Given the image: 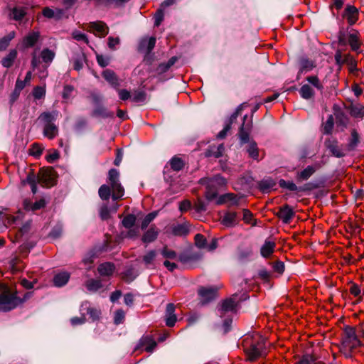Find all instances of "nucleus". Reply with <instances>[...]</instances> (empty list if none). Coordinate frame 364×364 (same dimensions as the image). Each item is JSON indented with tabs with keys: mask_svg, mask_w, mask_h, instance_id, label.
<instances>
[{
	"mask_svg": "<svg viewBox=\"0 0 364 364\" xmlns=\"http://www.w3.org/2000/svg\"><path fill=\"white\" fill-rule=\"evenodd\" d=\"M238 223L236 212H227L222 218V223L227 227H233Z\"/></svg>",
	"mask_w": 364,
	"mask_h": 364,
	"instance_id": "nucleus-20",
	"label": "nucleus"
},
{
	"mask_svg": "<svg viewBox=\"0 0 364 364\" xmlns=\"http://www.w3.org/2000/svg\"><path fill=\"white\" fill-rule=\"evenodd\" d=\"M97 61L101 67H106L109 63V58L102 55H97Z\"/></svg>",
	"mask_w": 364,
	"mask_h": 364,
	"instance_id": "nucleus-64",
	"label": "nucleus"
},
{
	"mask_svg": "<svg viewBox=\"0 0 364 364\" xmlns=\"http://www.w3.org/2000/svg\"><path fill=\"white\" fill-rule=\"evenodd\" d=\"M23 213L21 210L17 211L14 215H7L0 212V220H3L5 226L12 227L15 230L16 240L28 233L31 228V222L23 223Z\"/></svg>",
	"mask_w": 364,
	"mask_h": 364,
	"instance_id": "nucleus-4",
	"label": "nucleus"
},
{
	"mask_svg": "<svg viewBox=\"0 0 364 364\" xmlns=\"http://www.w3.org/2000/svg\"><path fill=\"white\" fill-rule=\"evenodd\" d=\"M188 231V227L186 224H178L173 228V233L175 235H185Z\"/></svg>",
	"mask_w": 364,
	"mask_h": 364,
	"instance_id": "nucleus-39",
	"label": "nucleus"
},
{
	"mask_svg": "<svg viewBox=\"0 0 364 364\" xmlns=\"http://www.w3.org/2000/svg\"><path fill=\"white\" fill-rule=\"evenodd\" d=\"M205 181V179L202 180V181ZM206 181L210 183V185L215 186V187L217 188L218 189L225 186L227 183L226 179L220 175H216L211 178L207 179Z\"/></svg>",
	"mask_w": 364,
	"mask_h": 364,
	"instance_id": "nucleus-31",
	"label": "nucleus"
},
{
	"mask_svg": "<svg viewBox=\"0 0 364 364\" xmlns=\"http://www.w3.org/2000/svg\"><path fill=\"white\" fill-rule=\"evenodd\" d=\"M30 294L26 293L24 297L21 299L18 296L16 291H14L11 288L5 287L0 294V311H11L27 300Z\"/></svg>",
	"mask_w": 364,
	"mask_h": 364,
	"instance_id": "nucleus-6",
	"label": "nucleus"
},
{
	"mask_svg": "<svg viewBox=\"0 0 364 364\" xmlns=\"http://www.w3.org/2000/svg\"><path fill=\"white\" fill-rule=\"evenodd\" d=\"M14 37V33L11 32L7 36L0 40V50L5 49L9 44L10 41Z\"/></svg>",
	"mask_w": 364,
	"mask_h": 364,
	"instance_id": "nucleus-59",
	"label": "nucleus"
},
{
	"mask_svg": "<svg viewBox=\"0 0 364 364\" xmlns=\"http://www.w3.org/2000/svg\"><path fill=\"white\" fill-rule=\"evenodd\" d=\"M146 100V93L141 90H135L132 95V100L134 102H143Z\"/></svg>",
	"mask_w": 364,
	"mask_h": 364,
	"instance_id": "nucleus-47",
	"label": "nucleus"
},
{
	"mask_svg": "<svg viewBox=\"0 0 364 364\" xmlns=\"http://www.w3.org/2000/svg\"><path fill=\"white\" fill-rule=\"evenodd\" d=\"M241 111V108L238 107L236 111L232 114L229 119V122L225 126V127L221 130L217 135L218 139H223L227 135V133L230 129L231 125L234 123V122L237 119L240 112Z\"/></svg>",
	"mask_w": 364,
	"mask_h": 364,
	"instance_id": "nucleus-21",
	"label": "nucleus"
},
{
	"mask_svg": "<svg viewBox=\"0 0 364 364\" xmlns=\"http://www.w3.org/2000/svg\"><path fill=\"white\" fill-rule=\"evenodd\" d=\"M195 243L197 247L199 248H206V239L201 234H197L195 236Z\"/></svg>",
	"mask_w": 364,
	"mask_h": 364,
	"instance_id": "nucleus-54",
	"label": "nucleus"
},
{
	"mask_svg": "<svg viewBox=\"0 0 364 364\" xmlns=\"http://www.w3.org/2000/svg\"><path fill=\"white\" fill-rule=\"evenodd\" d=\"M55 175L51 168H42L36 176L33 172L28 174L23 183L30 185L31 191L33 194L37 192V184L39 183L42 186L50 187L55 184Z\"/></svg>",
	"mask_w": 364,
	"mask_h": 364,
	"instance_id": "nucleus-5",
	"label": "nucleus"
},
{
	"mask_svg": "<svg viewBox=\"0 0 364 364\" xmlns=\"http://www.w3.org/2000/svg\"><path fill=\"white\" fill-rule=\"evenodd\" d=\"M108 180L110 187L107 185H102L99 188V196L101 199L107 200L110 197L111 189L112 191V198L114 200L122 198L124 194V190L119 182V172L112 168L109 171Z\"/></svg>",
	"mask_w": 364,
	"mask_h": 364,
	"instance_id": "nucleus-1",
	"label": "nucleus"
},
{
	"mask_svg": "<svg viewBox=\"0 0 364 364\" xmlns=\"http://www.w3.org/2000/svg\"><path fill=\"white\" fill-rule=\"evenodd\" d=\"M159 235V230L155 226H151L143 235L142 241L149 243L154 241Z\"/></svg>",
	"mask_w": 364,
	"mask_h": 364,
	"instance_id": "nucleus-27",
	"label": "nucleus"
},
{
	"mask_svg": "<svg viewBox=\"0 0 364 364\" xmlns=\"http://www.w3.org/2000/svg\"><path fill=\"white\" fill-rule=\"evenodd\" d=\"M58 115V111H52L50 112H43L39 117V119L45 123L43 134L50 139L55 138L58 133V127L53 124V122L55 121Z\"/></svg>",
	"mask_w": 364,
	"mask_h": 364,
	"instance_id": "nucleus-8",
	"label": "nucleus"
},
{
	"mask_svg": "<svg viewBox=\"0 0 364 364\" xmlns=\"http://www.w3.org/2000/svg\"><path fill=\"white\" fill-rule=\"evenodd\" d=\"M346 0H331V4H330V7L331 9H336V11L341 10Z\"/></svg>",
	"mask_w": 364,
	"mask_h": 364,
	"instance_id": "nucleus-62",
	"label": "nucleus"
},
{
	"mask_svg": "<svg viewBox=\"0 0 364 364\" xmlns=\"http://www.w3.org/2000/svg\"><path fill=\"white\" fill-rule=\"evenodd\" d=\"M26 15L25 9L23 8H14L11 14L10 17L16 21L21 20Z\"/></svg>",
	"mask_w": 364,
	"mask_h": 364,
	"instance_id": "nucleus-40",
	"label": "nucleus"
},
{
	"mask_svg": "<svg viewBox=\"0 0 364 364\" xmlns=\"http://www.w3.org/2000/svg\"><path fill=\"white\" fill-rule=\"evenodd\" d=\"M363 334L364 332L361 329L358 331L349 326L344 328L340 350L346 358L351 357L353 350L361 346L359 337Z\"/></svg>",
	"mask_w": 364,
	"mask_h": 364,
	"instance_id": "nucleus-2",
	"label": "nucleus"
},
{
	"mask_svg": "<svg viewBox=\"0 0 364 364\" xmlns=\"http://www.w3.org/2000/svg\"><path fill=\"white\" fill-rule=\"evenodd\" d=\"M252 255L250 249L240 250L237 253V259L240 262L247 260Z\"/></svg>",
	"mask_w": 364,
	"mask_h": 364,
	"instance_id": "nucleus-49",
	"label": "nucleus"
},
{
	"mask_svg": "<svg viewBox=\"0 0 364 364\" xmlns=\"http://www.w3.org/2000/svg\"><path fill=\"white\" fill-rule=\"evenodd\" d=\"M306 80L308 81V82L310 85L314 86L318 90L321 91L323 89V86L317 76H316V75L308 76L306 77Z\"/></svg>",
	"mask_w": 364,
	"mask_h": 364,
	"instance_id": "nucleus-41",
	"label": "nucleus"
},
{
	"mask_svg": "<svg viewBox=\"0 0 364 364\" xmlns=\"http://www.w3.org/2000/svg\"><path fill=\"white\" fill-rule=\"evenodd\" d=\"M240 198L234 193H226L221 196L217 201L218 204H222L226 202H229L230 206L238 205Z\"/></svg>",
	"mask_w": 364,
	"mask_h": 364,
	"instance_id": "nucleus-22",
	"label": "nucleus"
},
{
	"mask_svg": "<svg viewBox=\"0 0 364 364\" xmlns=\"http://www.w3.org/2000/svg\"><path fill=\"white\" fill-rule=\"evenodd\" d=\"M242 220L245 223L251 224L252 225H255V223L253 222V215L252 213L248 210V209H243L242 210Z\"/></svg>",
	"mask_w": 364,
	"mask_h": 364,
	"instance_id": "nucleus-50",
	"label": "nucleus"
},
{
	"mask_svg": "<svg viewBox=\"0 0 364 364\" xmlns=\"http://www.w3.org/2000/svg\"><path fill=\"white\" fill-rule=\"evenodd\" d=\"M341 17L342 20L346 21L348 26L351 28L359 19V10L353 5L347 4L341 12Z\"/></svg>",
	"mask_w": 364,
	"mask_h": 364,
	"instance_id": "nucleus-9",
	"label": "nucleus"
},
{
	"mask_svg": "<svg viewBox=\"0 0 364 364\" xmlns=\"http://www.w3.org/2000/svg\"><path fill=\"white\" fill-rule=\"evenodd\" d=\"M265 341L259 333L248 335L244 339V350L250 360L254 361L265 354Z\"/></svg>",
	"mask_w": 364,
	"mask_h": 364,
	"instance_id": "nucleus-3",
	"label": "nucleus"
},
{
	"mask_svg": "<svg viewBox=\"0 0 364 364\" xmlns=\"http://www.w3.org/2000/svg\"><path fill=\"white\" fill-rule=\"evenodd\" d=\"M301 72L311 70L314 67V63L307 58H302L300 60Z\"/></svg>",
	"mask_w": 364,
	"mask_h": 364,
	"instance_id": "nucleus-43",
	"label": "nucleus"
},
{
	"mask_svg": "<svg viewBox=\"0 0 364 364\" xmlns=\"http://www.w3.org/2000/svg\"><path fill=\"white\" fill-rule=\"evenodd\" d=\"M324 144L334 156L341 158L346 155V153L338 146V142L336 139L329 137L326 139Z\"/></svg>",
	"mask_w": 364,
	"mask_h": 364,
	"instance_id": "nucleus-13",
	"label": "nucleus"
},
{
	"mask_svg": "<svg viewBox=\"0 0 364 364\" xmlns=\"http://www.w3.org/2000/svg\"><path fill=\"white\" fill-rule=\"evenodd\" d=\"M46 205V201L43 198H41L38 200V201H36L35 203H33L30 200H24L23 203V208L26 211H36L38 210H40L43 208H44Z\"/></svg>",
	"mask_w": 364,
	"mask_h": 364,
	"instance_id": "nucleus-15",
	"label": "nucleus"
},
{
	"mask_svg": "<svg viewBox=\"0 0 364 364\" xmlns=\"http://www.w3.org/2000/svg\"><path fill=\"white\" fill-rule=\"evenodd\" d=\"M161 253L166 259H173L176 257V252L167 247H164Z\"/></svg>",
	"mask_w": 364,
	"mask_h": 364,
	"instance_id": "nucleus-58",
	"label": "nucleus"
},
{
	"mask_svg": "<svg viewBox=\"0 0 364 364\" xmlns=\"http://www.w3.org/2000/svg\"><path fill=\"white\" fill-rule=\"evenodd\" d=\"M164 11L161 8L159 9L154 14V26H159L164 20Z\"/></svg>",
	"mask_w": 364,
	"mask_h": 364,
	"instance_id": "nucleus-60",
	"label": "nucleus"
},
{
	"mask_svg": "<svg viewBox=\"0 0 364 364\" xmlns=\"http://www.w3.org/2000/svg\"><path fill=\"white\" fill-rule=\"evenodd\" d=\"M170 166L173 171H179L183 168L184 164L181 159L175 156L170 161Z\"/></svg>",
	"mask_w": 364,
	"mask_h": 364,
	"instance_id": "nucleus-42",
	"label": "nucleus"
},
{
	"mask_svg": "<svg viewBox=\"0 0 364 364\" xmlns=\"http://www.w3.org/2000/svg\"><path fill=\"white\" fill-rule=\"evenodd\" d=\"M279 184L282 187L287 188L289 191H297V186L295 183L290 181H285L284 180H281Z\"/></svg>",
	"mask_w": 364,
	"mask_h": 364,
	"instance_id": "nucleus-63",
	"label": "nucleus"
},
{
	"mask_svg": "<svg viewBox=\"0 0 364 364\" xmlns=\"http://www.w3.org/2000/svg\"><path fill=\"white\" fill-rule=\"evenodd\" d=\"M87 29L100 38L105 37L109 32V28L102 21L91 22L88 24Z\"/></svg>",
	"mask_w": 364,
	"mask_h": 364,
	"instance_id": "nucleus-10",
	"label": "nucleus"
},
{
	"mask_svg": "<svg viewBox=\"0 0 364 364\" xmlns=\"http://www.w3.org/2000/svg\"><path fill=\"white\" fill-rule=\"evenodd\" d=\"M338 41L340 46L349 45L353 51H358L362 44L359 31L349 26L340 28Z\"/></svg>",
	"mask_w": 364,
	"mask_h": 364,
	"instance_id": "nucleus-7",
	"label": "nucleus"
},
{
	"mask_svg": "<svg viewBox=\"0 0 364 364\" xmlns=\"http://www.w3.org/2000/svg\"><path fill=\"white\" fill-rule=\"evenodd\" d=\"M17 56V51L16 50H11L9 53L3 58L2 65L5 68H10Z\"/></svg>",
	"mask_w": 364,
	"mask_h": 364,
	"instance_id": "nucleus-33",
	"label": "nucleus"
},
{
	"mask_svg": "<svg viewBox=\"0 0 364 364\" xmlns=\"http://www.w3.org/2000/svg\"><path fill=\"white\" fill-rule=\"evenodd\" d=\"M43 152V149L38 144H33L29 149V154L36 158L39 157Z\"/></svg>",
	"mask_w": 364,
	"mask_h": 364,
	"instance_id": "nucleus-56",
	"label": "nucleus"
},
{
	"mask_svg": "<svg viewBox=\"0 0 364 364\" xmlns=\"http://www.w3.org/2000/svg\"><path fill=\"white\" fill-rule=\"evenodd\" d=\"M156 215L157 213L156 212H153L146 215L141 223V228L142 230L146 228L149 224L156 218Z\"/></svg>",
	"mask_w": 364,
	"mask_h": 364,
	"instance_id": "nucleus-51",
	"label": "nucleus"
},
{
	"mask_svg": "<svg viewBox=\"0 0 364 364\" xmlns=\"http://www.w3.org/2000/svg\"><path fill=\"white\" fill-rule=\"evenodd\" d=\"M198 294L200 296L201 304H205L216 297L217 289L215 287H200L198 289Z\"/></svg>",
	"mask_w": 364,
	"mask_h": 364,
	"instance_id": "nucleus-11",
	"label": "nucleus"
},
{
	"mask_svg": "<svg viewBox=\"0 0 364 364\" xmlns=\"http://www.w3.org/2000/svg\"><path fill=\"white\" fill-rule=\"evenodd\" d=\"M247 116L245 115L243 117V121H245ZM251 124L250 123L245 124L243 122L242 124L240 127L239 138L241 144H245L249 142V132L250 130Z\"/></svg>",
	"mask_w": 364,
	"mask_h": 364,
	"instance_id": "nucleus-19",
	"label": "nucleus"
},
{
	"mask_svg": "<svg viewBox=\"0 0 364 364\" xmlns=\"http://www.w3.org/2000/svg\"><path fill=\"white\" fill-rule=\"evenodd\" d=\"M39 33L38 32H32L29 33L23 39V44L26 47H31L38 41Z\"/></svg>",
	"mask_w": 364,
	"mask_h": 364,
	"instance_id": "nucleus-34",
	"label": "nucleus"
},
{
	"mask_svg": "<svg viewBox=\"0 0 364 364\" xmlns=\"http://www.w3.org/2000/svg\"><path fill=\"white\" fill-rule=\"evenodd\" d=\"M136 222V217L134 215H128L122 220V225L124 228L129 229L133 228Z\"/></svg>",
	"mask_w": 364,
	"mask_h": 364,
	"instance_id": "nucleus-48",
	"label": "nucleus"
},
{
	"mask_svg": "<svg viewBox=\"0 0 364 364\" xmlns=\"http://www.w3.org/2000/svg\"><path fill=\"white\" fill-rule=\"evenodd\" d=\"M275 185L273 181L272 180H262L259 184V189L263 193L269 192Z\"/></svg>",
	"mask_w": 364,
	"mask_h": 364,
	"instance_id": "nucleus-38",
	"label": "nucleus"
},
{
	"mask_svg": "<svg viewBox=\"0 0 364 364\" xmlns=\"http://www.w3.org/2000/svg\"><path fill=\"white\" fill-rule=\"evenodd\" d=\"M316 171V168L313 166H308L301 172L298 173L297 178L301 181H306L309 179L313 173Z\"/></svg>",
	"mask_w": 364,
	"mask_h": 364,
	"instance_id": "nucleus-32",
	"label": "nucleus"
},
{
	"mask_svg": "<svg viewBox=\"0 0 364 364\" xmlns=\"http://www.w3.org/2000/svg\"><path fill=\"white\" fill-rule=\"evenodd\" d=\"M237 305V302L235 301V298L224 300L218 310L220 316L222 317L229 312L235 313L236 311Z\"/></svg>",
	"mask_w": 364,
	"mask_h": 364,
	"instance_id": "nucleus-12",
	"label": "nucleus"
},
{
	"mask_svg": "<svg viewBox=\"0 0 364 364\" xmlns=\"http://www.w3.org/2000/svg\"><path fill=\"white\" fill-rule=\"evenodd\" d=\"M225 151V146L223 144H219L218 146H210L208 150H206L205 155L207 157L213 156L215 158H219L223 156Z\"/></svg>",
	"mask_w": 364,
	"mask_h": 364,
	"instance_id": "nucleus-26",
	"label": "nucleus"
},
{
	"mask_svg": "<svg viewBox=\"0 0 364 364\" xmlns=\"http://www.w3.org/2000/svg\"><path fill=\"white\" fill-rule=\"evenodd\" d=\"M156 252L155 250H151L143 257V261L144 262L146 265H149L152 264L153 261L156 258Z\"/></svg>",
	"mask_w": 364,
	"mask_h": 364,
	"instance_id": "nucleus-52",
	"label": "nucleus"
},
{
	"mask_svg": "<svg viewBox=\"0 0 364 364\" xmlns=\"http://www.w3.org/2000/svg\"><path fill=\"white\" fill-rule=\"evenodd\" d=\"M73 37L75 40L77 41H82L87 44L89 43L88 38L87 36L79 31H75L73 32Z\"/></svg>",
	"mask_w": 364,
	"mask_h": 364,
	"instance_id": "nucleus-55",
	"label": "nucleus"
},
{
	"mask_svg": "<svg viewBox=\"0 0 364 364\" xmlns=\"http://www.w3.org/2000/svg\"><path fill=\"white\" fill-rule=\"evenodd\" d=\"M334 125V120L332 115H329L326 122L323 124V133L329 134L331 133Z\"/></svg>",
	"mask_w": 364,
	"mask_h": 364,
	"instance_id": "nucleus-45",
	"label": "nucleus"
},
{
	"mask_svg": "<svg viewBox=\"0 0 364 364\" xmlns=\"http://www.w3.org/2000/svg\"><path fill=\"white\" fill-rule=\"evenodd\" d=\"M349 56V55H343L342 51L341 50H338L335 53V60L337 64L342 65L347 61Z\"/></svg>",
	"mask_w": 364,
	"mask_h": 364,
	"instance_id": "nucleus-53",
	"label": "nucleus"
},
{
	"mask_svg": "<svg viewBox=\"0 0 364 364\" xmlns=\"http://www.w3.org/2000/svg\"><path fill=\"white\" fill-rule=\"evenodd\" d=\"M69 279L70 274L67 272H62L54 276L53 284L55 287H61L68 283Z\"/></svg>",
	"mask_w": 364,
	"mask_h": 364,
	"instance_id": "nucleus-24",
	"label": "nucleus"
},
{
	"mask_svg": "<svg viewBox=\"0 0 364 364\" xmlns=\"http://www.w3.org/2000/svg\"><path fill=\"white\" fill-rule=\"evenodd\" d=\"M155 44V38L151 37L149 38H144L141 41L139 48L141 51H146L147 53H149L153 50Z\"/></svg>",
	"mask_w": 364,
	"mask_h": 364,
	"instance_id": "nucleus-25",
	"label": "nucleus"
},
{
	"mask_svg": "<svg viewBox=\"0 0 364 364\" xmlns=\"http://www.w3.org/2000/svg\"><path fill=\"white\" fill-rule=\"evenodd\" d=\"M85 286L89 291H95L102 287L101 280L91 279L86 282Z\"/></svg>",
	"mask_w": 364,
	"mask_h": 364,
	"instance_id": "nucleus-36",
	"label": "nucleus"
},
{
	"mask_svg": "<svg viewBox=\"0 0 364 364\" xmlns=\"http://www.w3.org/2000/svg\"><path fill=\"white\" fill-rule=\"evenodd\" d=\"M125 317V313L123 310H117L114 316V322L116 325H119L123 323Z\"/></svg>",
	"mask_w": 364,
	"mask_h": 364,
	"instance_id": "nucleus-57",
	"label": "nucleus"
},
{
	"mask_svg": "<svg viewBox=\"0 0 364 364\" xmlns=\"http://www.w3.org/2000/svg\"><path fill=\"white\" fill-rule=\"evenodd\" d=\"M139 346L146 351L151 353L156 346V343L151 336H146L140 339Z\"/></svg>",
	"mask_w": 364,
	"mask_h": 364,
	"instance_id": "nucleus-18",
	"label": "nucleus"
},
{
	"mask_svg": "<svg viewBox=\"0 0 364 364\" xmlns=\"http://www.w3.org/2000/svg\"><path fill=\"white\" fill-rule=\"evenodd\" d=\"M350 114L355 118H363L364 117V105L357 104L349 107Z\"/></svg>",
	"mask_w": 364,
	"mask_h": 364,
	"instance_id": "nucleus-29",
	"label": "nucleus"
},
{
	"mask_svg": "<svg viewBox=\"0 0 364 364\" xmlns=\"http://www.w3.org/2000/svg\"><path fill=\"white\" fill-rule=\"evenodd\" d=\"M115 269L114 265L111 262H105L99 265L97 270L102 277H109L112 275Z\"/></svg>",
	"mask_w": 364,
	"mask_h": 364,
	"instance_id": "nucleus-23",
	"label": "nucleus"
},
{
	"mask_svg": "<svg viewBox=\"0 0 364 364\" xmlns=\"http://www.w3.org/2000/svg\"><path fill=\"white\" fill-rule=\"evenodd\" d=\"M139 230L138 228H131L127 232H122V235L124 237L129 238H135L139 235Z\"/></svg>",
	"mask_w": 364,
	"mask_h": 364,
	"instance_id": "nucleus-61",
	"label": "nucleus"
},
{
	"mask_svg": "<svg viewBox=\"0 0 364 364\" xmlns=\"http://www.w3.org/2000/svg\"><path fill=\"white\" fill-rule=\"evenodd\" d=\"M360 142V136L355 129L351 131V135L347 144V149L348 151L354 150Z\"/></svg>",
	"mask_w": 364,
	"mask_h": 364,
	"instance_id": "nucleus-28",
	"label": "nucleus"
},
{
	"mask_svg": "<svg viewBox=\"0 0 364 364\" xmlns=\"http://www.w3.org/2000/svg\"><path fill=\"white\" fill-rule=\"evenodd\" d=\"M276 243L274 241L266 240L260 248V254L264 258L269 257L274 252Z\"/></svg>",
	"mask_w": 364,
	"mask_h": 364,
	"instance_id": "nucleus-17",
	"label": "nucleus"
},
{
	"mask_svg": "<svg viewBox=\"0 0 364 364\" xmlns=\"http://www.w3.org/2000/svg\"><path fill=\"white\" fill-rule=\"evenodd\" d=\"M33 96L36 100H40L46 95V87L44 86H36L33 90Z\"/></svg>",
	"mask_w": 364,
	"mask_h": 364,
	"instance_id": "nucleus-46",
	"label": "nucleus"
},
{
	"mask_svg": "<svg viewBox=\"0 0 364 364\" xmlns=\"http://www.w3.org/2000/svg\"><path fill=\"white\" fill-rule=\"evenodd\" d=\"M102 76L106 80V81L114 88L116 89L120 85L119 79L113 70L110 69L105 70L102 72Z\"/></svg>",
	"mask_w": 364,
	"mask_h": 364,
	"instance_id": "nucleus-16",
	"label": "nucleus"
},
{
	"mask_svg": "<svg viewBox=\"0 0 364 364\" xmlns=\"http://www.w3.org/2000/svg\"><path fill=\"white\" fill-rule=\"evenodd\" d=\"M247 152L248 153L250 157L252 158L253 159L258 160L259 151L256 142L254 141H250L247 148Z\"/></svg>",
	"mask_w": 364,
	"mask_h": 364,
	"instance_id": "nucleus-35",
	"label": "nucleus"
},
{
	"mask_svg": "<svg viewBox=\"0 0 364 364\" xmlns=\"http://www.w3.org/2000/svg\"><path fill=\"white\" fill-rule=\"evenodd\" d=\"M277 215L284 223L289 224L295 215V212L291 206L286 204L279 208Z\"/></svg>",
	"mask_w": 364,
	"mask_h": 364,
	"instance_id": "nucleus-14",
	"label": "nucleus"
},
{
	"mask_svg": "<svg viewBox=\"0 0 364 364\" xmlns=\"http://www.w3.org/2000/svg\"><path fill=\"white\" fill-rule=\"evenodd\" d=\"M41 56L43 62L46 63H50L53 60L55 53L52 50L46 48L42 50Z\"/></svg>",
	"mask_w": 364,
	"mask_h": 364,
	"instance_id": "nucleus-44",
	"label": "nucleus"
},
{
	"mask_svg": "<svg viewBox=\"0 0 364 364\" xmlns=\"http://www.w3.org/2000/svg\"><path fill=\"white\" fill-rule=\"evenodd\" d=\"M299 94L302 98L310 100L314 97V91L309 84H304L301 87Z\"/></svg>",
	"mask_w": 364,
	"mask_h": 364,
	"instance_id": "nucleus-30",
	"label": "nucleus"
},
{
	"mask_svg": "<svg viewBox=\"0 0 364 364\" xmlns=\"http://www.w3.org/2000/svg\"><path fill=\"white\" fill-rule=\"evenodd\" d=\"M206 184L205 197L207 200H212L216 198L218 189L215 188V186L210 185V183L208 181Z\"/></svg>",
	"mask_w": 364,
	"mask_h": 364,
	"instance_id": "nucleus-37",
	"label": "nucleus"
}]
</instances>
